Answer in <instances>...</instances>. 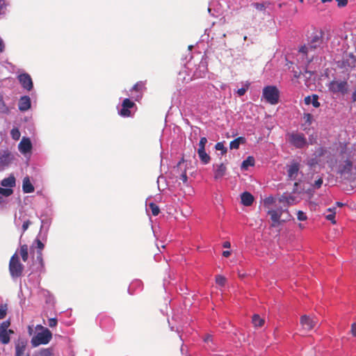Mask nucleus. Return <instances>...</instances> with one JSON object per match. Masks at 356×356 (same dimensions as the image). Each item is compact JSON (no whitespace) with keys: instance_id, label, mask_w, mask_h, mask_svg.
<instances>
[{"instance_id":"obj_27","label":"nucleus","mask_w":356,"mask_h":356,"mask_svg":"<svg viewBox=\"0 0 356 356\" xmlns=\"http://www.w3.org/2000/svg\"><path fill=\"white\" fill-rule=\"evenodd\" d=\"M322 43V39L318 35H314L308 44L312 50L320 47Z\"/></svg>"},{"instance_id":"obj_54","label":"nucleus","mask_w":356,"mask_h":356,"mask_svg":"<svg viewBox=\"0 0 356 356\" xmlns=\"http://www.w3.org/2000/svg\"><path fill=\"white\" fill-rule=\"evenodd\" d=\"M338 2V6L343 7L346 6L348 3V0H337Z\"/></svg>"},{"instance_id":"obj_3","label":"nucleus","mask_w":356,"mask_h":356,"mask_svg":"<svg viewBox=\"0 0 356 356\" xmlns=\"http://www.w3.org/2000/svg\"><path fill=\"white\" fill-rule=\"evenodd\" d=\"M34 243L36 244V246L35 247L33 245L31 248V254L32 255L33 266L35 267V270L37 271H42L44 268L42 250L44 248V245L38 238H36Z\"/></svg>"},{"instance_id":"obj_30","label":"nucleus","mask_w":356,"mask_h":356,"mask_svg":"<svg viewBox=\"0 0 356 356\" xmlns=\"http://www.w3.org/2000/svg\"><path fill=\"white\" fill-rule=\"evenodd\" d=\"M254 165V159L253 156H249L245 160L242 162L241 169L248 170V167Z\"/></svg>"},{"instance_id":"obj_33","label":"nucleus","mask_w":356,"mask_h":356,"mask_svg":"<svg viewBox=\"0 0 356 356\" xmlns=\"http://www.w3.org/2000/svg\"><path fill=\"white\" fill-rule=\"evenodd\" d=\"M0 341L3 344H7L10 342V336L8 331H0Z\"/></svg>"},{"instance_id":"obj_39","label":"nucleus","mask_w":356,"mask_h":356,"mask_svg":"<svg viewBox=\"0 0 356 356\" xmlns=\"http://www.w3.org/2000/svg\"><path fill=\"white\" fill-rule=\"evenodd\" d=\"M36 356H52L51 350L48 348L41 350Z\"/></svg>"},{"instance_id":"obj_61","label":"nucleus","mask_w":356,"mask_h":356,"mask_svg":"<svg viewBox=\"0 0 356 356\" xmlns=\"http://www.w3.org/2000/svg\"><path fill=\"white\" fill-rule=\"evenodd\" d=\"M336 205L339 207H343L345 205V204H343L342 202H336Z\"/></svg>"},{"instance_id":"obj_5","label":"nucleus","mask_w":356,"mask_h":356,"mask_svg":"<svg viewBox=\"0 0 356 356\" xmlns=\"http://www.w3.org/2000/svg\"><path fill=\"white\" fill-rule=\"evenodd\" d=\"M24 265L20 262L19 256L15 252L9 261V272L13 278L19 277L24 271Z\"/></svg>"},{"instance_id":"obj_17","label":"nucleus","mask_w":356,"mask_h":356,"mask_svg":"<svg viewBox=\"0 0 356 356\" xmlns=\"http://www.w3.org/2000/svg\"><path fill=\"white\" fill-rule=\"evenodd\" d=\"M18 80L24 89L31 90L33 88V81L29 74L26 73L19 74Z\"/></svg>"},{"instance_id":"obj_43","label":"nucleus","mask_w":356,"mask_h":356,"mask_svg":"<svg viewBox=\"0 0 356 356\" xmlns=\"http://www.w3.org/2000/svg\"><path fill=\"white\" fill-rule=\"evenodd\" d=\"M6 3L5 0H0V15H3L6 10Z\"/></svg>"},{"instance_id":"obj_20","label":"nucleus","mask_w":356,"mask_h":356,"mask_svg":"<svg viewBox=\"0 0 356 356\" xmlns=\"http://www.w3.org/2000/svg\"><path fill=\"white\" fill-rule=\"evenodd\" d=\"M19 109L21 111H26L31 107V99L28 96H23L19 101Z\"/></svg>"},{"instance_id":"obj_56","label":"nucleus","mask_w":356,"mask_h":356,"mask_svg":"<svg viewBox=\"0 0 356 356\" xmlns=\"http://www.w3.org/2000/svg\"><path fill=\"white\" fill-rule=\"evenodd\" d=\"M222 247L225 248H229L231 247V243L229 241H225L223 243Z\"/></svg>"},{"instance_id":"obj_51","label":"nucleus","mask_w":356,"mask_h":356,"mask_svg":"<svg viewBox=\"0 0 356 356\" xmlns=\"http://www.w3.org/2000/svg\"><path fill=\"white\" fill-rule=\"evenodd\" d=\"M248 86H246V88H241L237 90L236 93L238 95V96H243L245 95L248 90Z\"/></svg>"},{"instance_id":"obj_19","label":"nucleus","mask_w":356,"mask_h":356,"mask_svg":"<svg viewBox=\"0 0 356 356\" xmlns=\"http://www.w3.org/2000/svg\"><path fill=\"white\" fill-rule=\"evenodd\" d=\"M241 203L245 207H250L252 204L254 198V196L249 192H243L241 195Z\"/></svg>"},{"instance_id":"obj_47","label":"nucleus","mask_w":356,"mask_h":356,"mask_svg":"<svg viewBox=\"0 0 356 356\" xmlns=\"http://www.w3.org/2000/svg\"><path fill=\"white\" fill-rule=\"evenodd\" d=\"M335 214H336V212H334V213H330V214L327 215L325 217L326 219L331 221V222L333 225L336 224Z\"/></svg>"},{"instance_id":"obj_6","label":"nucleus","mask_w":356,"mask_h":356,"mask_svg":"<svg viewBox=\"0 0 356 356\" xmlns=\"http://www.w3.org/2000/svg\"><path fill=\"white\" fill-rule=\"evenodd\" d=\"M263 97L270 104H277L279 102L280 91L276 86H268L263 89Z\"/></svg>"},{"instance_id":"obj_63","label":"nucleus","mask_w":356,"mask_h":356,"mask_svg":"<svg viewBox=\"0 0 356 356\" xmlns=\"http://www.w3.org/2000/svg\"><path fill=\"white\" fill-rule=\"evenodd\" d=\"M323 3L331 2L332 0H321Z\"/></svg>"},{"instance_id":"obj_52","label":"nucleus","mask_w":356,"mask_h":356,"mask_svg":"<svg viewBox=\"0 0 356 356\" xmlns=\"http://www.w3.org/2000/svg\"><path fill=\"white\" fill-rule=\"evenodd\" d=\"M352 168V163L350 161H346V165L343 171H350Z\"/></svg>"},{"instance_id":"obj_36","label":"nucleus","mask_w":356,"mask_h":356,"mask_svg":"<svg viewBox=\"0 0 356 356\" xmlns=\"http://www.w3.org/2000/svg\"><path fill=\"white\" fill-rule=\"evenodd\" d=\"M10 135L13 139L17 140L19 139L21 134L18 129L13 128L10 131Z\"/></svg>"},{"instance_id":"obj_40","label":"nucleus","mask_w":356,"mask_h":356,"mask_svg":"<svg viewBox=\"0 0 356 356\" xmlns=\"http://www.w3.org/2000/svg\"><path fill=\"white\" fill-rule=\"evenodd\" d=\"M311 51H312V49H311V47H309V44L303 45L299 49V51L300 53L305 54V55H307Z\"/></svg>"},{"instance_id":"obj_12","label":"nucleus","mask_w":356,"mask_h":356,"mask_svg":"<svg viewBox=\"0 0 356 356\" xmlns=\"http://www.w3.org/2000/svg\"><path fill=\"white\" fill-rule=\"evenodd\" d=\"M289 142L294 145L295 147L298 148H302L304 147L306 143L307 140L305 138L304 135L302 134H298V133H292L289 135Z\"/></svg>"},{"instance_id":"obj_57","label":"nucleus","mask_w":356,"mask_h":356,"mask_svg":"<svg viewBox=\"0 0 356 356\" xmlns=\"http://www.w3.org/2000/svg\"><path fill=\"white\" fill-rule=\"evenodd\" d=\"M231 254V252L229 250H225L222 252V256L225 257H228Z\"/></svg>"},{"instance_id":"obj_26","label":"nucleus","mask_w":356,"mask_h":356,"mask_svg":"<svg viewBox=\"0 0 356 356\" xmlns=\"http://www.w3.org/2000/svg\"><path fill=\"white\" fill-rule=\"evenodd\" d=\"M197 154L201 161L204 164H207L209 163L211 158L210 156L206 152L205 149H198Z\"/></svg>"},{"instance_id":"obj_42","label":"nucleus","mask_w":356,"mask_h":356,"mask_svg":"<svg viewBox=\"0 0 356 356\" xmlns=\"http://www.w3.org/2000/svg\"><path fill=\"white\" fill-rule=\"evenodd\" d=\"M207 143V139L206 137H202L199 142V148L198 149H205V145Z\"/></svg>"},{"instance_id":"obj_46","label":"nucleus","mask_w":356,"mask_h":356,"mask_svg":"<svg viewBox=\"0 0 356 356\" xmlns=\"http://www.w3.org/2000/svg\"><path fill=\"white\" fill-rule=\"evenodd\" d=\"M10 325V322L9 321H3L0 326V331H8V328Z\"/></svg>"},{"instance_id":"obj_29","label":"nucleus","mask_w":356,"mask_h":356,"mask_svg":"<svg viewBox=\"0 0 356 356\" xmlns=\"http://www.w3.org/2000/svg\"><path fill=\"white\" fill-rule=\"evenodd\" d=\"M252 322L254 327H261L264 325L265 321L259 315L254 314L252 318Z\"/></svg>"},{"instance_id":"obj_10","label":"nucleus","mask_w":356,"mask_h":356,"mask_svg":"<svg viewBox=\"0 0 356 356\" xmlns=\"http://www.w3.org/2000/svg\"><path fill=\"white\" fill-rule=\"evenodd\" d=\"M187 170V163L182 160L172 170L173 175L176 178H188V176H193L192 172L188 174Z\"/></svg>"},{"instance_id":"obj_62","label":"nucleus","mask_w":356,"mask_h":356,"mask_svg":"<svg viewBox=\"0 0 356 356\" xmlns=\"http://www.w3.org/2000/svg\"><path fill=\"white\" fill-rule=\"evenodd\" d=\"M8 335L9 336H10V334H13L14 333L13 330H8Z\"/></svg>"},{"instance_id":"obj_58","label":"nucleus","mask_w":356,"mask_h":356,"mask_svg":"<svg viewBox=\"0 0 356 356\" xmlns=\"http://www.w3.org/2000/svg\"><path fill=\"white\" fill-rule=\"evenodd\" d=\"M352 100L353 102H356V89L355 90V91L353 92V95H352Z\"/></svg>"},{"instance_id":"obj_8","label":"nucleus","mask_w":356,"mask_h":356,"mask_svg":"<svg viewBox=\"0 0 356 356\" xmlns=\"http://www.w3.org/2000/svg\"><path fill=\"white\" fill-rule=\"evenodd\" d=\"M299 202L300 200L297 197L286 193L278 196V203L283 209H288L290 206L295 205Z\"/></svg>"},{"instance_id":"obj_64","label":"nucleus","mask_w":356,"mask_h":356,"mask_svg":"<svg viewBox=\"0 0 356 356\" xmlns=\"http://www.w3.org/2000/svg\"><path fill=\"white\" fill-rule=\"evenodd\" d=\"M187 181H188V179H183L184 183H186Z\"/></svg>"},{"instance_id":"obj_9","label":"nucleus","mask_w":356,"mask_h":356,"mask_svg":"<svg viewBox=\"0 0 356 356\" xmlns=\"http://www.w3.org/2000/svg\"><path fill=\"white\" fill-rule=\"evenodd\" d=\"M334 184L346 193H350L356 188V179H335Z\"/></svg>"},{"instance_id":"obj_31","label":"nucleus","mask_w":356,"mask_h":356,"mask_svg":"<svg viewBox=\"0 0 356 356\" xmlns=\"http://www.w3.org/2000/svg\"><path fill=\"white\" fill-rule=\"evenodd\" d=\"M226 172V166L223 163H220L217 166V168L215 170L216 172V178L218 177H223L225 175Z\"/></svg>"},{"instance_id":"obj_50","label":"nucleus","mask_w":356,"mask_h":356,"mask_svg":"<svg viewBox=\"0 0 356 356\" xmlns=\"http://www.w3.org/2000/svg\"><path fill=\"white\" fill-rule=\"evenodd\" d=\"M304 119H305V122L307 123L310 124L312 123V114H310V113L305 114Z\"/></svg>"},{"instance_id":"obj_15","label":"nucleus","mask_w":356,"mask_h":356,"mask_svg":"<svg viewBox=\"0 0 356 356\" xmlns=\"http://www.w3.org/2000/svg\"><path fill=\"white\" fill-rule=\"evenodd\" d=\"M19 151L25 156L31 153L32 149V143L29 138H22V140L18 145Z\"/></svg>"},{"instance_id":"obj_60","label":"nucleus","mask_w":356,"mask_h":356,"mask_svg":"<svg viewBox=\"0 0 356 356\" xmlns=\"http://www.w3.org/2000/svg\"><path fill=\"white\" fill-rule=\"evenodd\" d=\"M0 109L1 110L2 112L3 113H7L8 111V108L7 107H4V108H1L0 107Z\"/></svg>"},{"instance_id":"obj_49","label":"nucleus","mask_w":356,"mask_h":356,"mask_svg":"<svg viewBox=\"0 0 356 356\" xmlns=\"http://www.w3.org/2000/svg\"><path fill=\"white\" fill-rule=\"evenodd\" d=\"M57 319L56 318H51L49 319L48 325L50 327H54L57 325Z\"/></svg>"},{"instance_id":"obj_21","label":"nucleus","mask_w":356,"mask_h":356,"mask_svg":"<svg viewBox=\"0 0 356 356\" xmlns=\"http://www.w3.org/2000/svg\"><path fill=\"white\" fill-rule=\"evenodd\" d=\"M26 346V342L19 340L15 344V356H22L25 351Z\"/></svg>"},{"instance_id":"obj_32","label":"nucleus","mask_w":356,"mask_h":356,"mask_svg":"<svg viewBox=\"0 0 356 356\" xmlns=\"http://www.w3.org/2000/svg\"><path fill=\"white\" fill-rule=\"evenodd\" d=\"M15 180L16 179H2L1 181V185L5 188H11L15 186Z\"/></svg>"},{"instance_id":"obj_48","label":"nucleus","mask_w":356,"mask_h":356,"mask_svg":"<svg viewBox=\"0 0 356 356\" xmlns=\"http://www.w3.org/2000/svg\"><path fill=\"white\" fill-rule=\"evenodd\" d=\"M144 88V84L142 83H137L133 87V90L136 91H142Z\"/></svg>"},{"instance_id":"obj_7","label":"nucleus","mask_w":356,"mask_h":356,"mask_svg":"<svg viewBox=\"0 0 356 356\" xmlns=\"http://www.w3.org/2000/svg\"><path fill=\"white\" fill-rule=\"evenodd\" d=\"M328 90L333 94L345 95L348 91V83L346 81L334 79L327 85Z\"/></svg>"},{"instance_id":"obj_25","label":"nucleus","mask_w":356,"mask_h":356,"mask_svg":"<svg viewBox=\"0 0 356 356\" xmlns=\"http://www.w3.org/2000/svg\"><path fill=\"white\" fill-rule=\"evenodd\" d=\"M22 190L25 193H29L34 191V186L30 179H24Z\"/></svg>"},{"instance_id":"obj_44","label":"nucleus","mask_w":356,"mask_h":356,"mask_svg":"<svg viewBox=\"0 0 356 356\" xmlns=\"http://www.w3.org/2000/svg\"><path fill=\"white\" fill-rule=\"evenodd\" d=\"M32 224V222L29 220H25L24 222H23V225H22V234H21V236L23 235V234L27 230V229L29 228V225H31Z\"/></svg>"},{"instance_id":"obj_18","label":"nucleus","mask_w":356,"mask_h":356,"mask_svg":"<svg viewBox=\"0 0 356 356\" xmlns=\"http://www.w3.org/2000/svg\"><path fill=\"white\" fill-rule=\"evenodd\" d=\"M13 193V190L11 188H4L0 187V207H4L8 201L6 197L10 196Z\"/></svg>"},{"instance_id":"obj_38","label":"nucleus","mask_w":356,"mask_h":356,"mask_svg":"<svg viewBox=\"0 0 356 356\" xmlns=\"http://www.w3.org/2000/svg\"><path fill=\"white\" fill-rule=\"evenodd\" d=\"M215 148L217 150H220L222 152V154H224L227 152V148L224 146L222 143H217L215 145Z\"/></svg>"},{"instance_id":"obj_24","label":"nucleus","mask_w":356,"mask_h":356,"mask_svg":"<svg viewBox=\"0 0 356 356\" xmlns=\"http://www.w3.org/2000/svg\"><path fill=\"white\" fill-rule=\"evenodd\" d=\"M245 143V138L243 137H238L235 138L229 143V148L231 149H237L239 147L240 144H244Z\"/></svg>"},{"instance_id":"obj_4","label":"nucleus","mask_w":356,"mask_h":356,"mask_svg":"<svg viewBox=\"0 0 356 356\" xmlns=\"http://www.w3.org/2000/svg\"><path fill=\"white\" fill-rule=\"evenodd\" d=\"M42 330V332H38L32 339L31 344L33 347H37L40 345L47 344L52 339V334L51 331L42 325L38 326Z\"/></svg>"},{"instance_id":"obj_35","label":"nucleus","mask_w":356,"mask_h":356,"mask_svg":"<svg viewBox=\"0 0 356 356\" xmlns=\"http://www.w3.org/2000/svg\"><path fill=\"white\" fill-rule=\"evenodd\" d=\"M167 179H157V185L159 191H164L168 184L166 182Z\"/></svg>"},{"instance_id":"obj_13","label":"nucleus","mask_w":356,"mask_h":356,"mask_svg":"<svg viewBox=\"0 0 356 356\" xmlns=\"http://www.w3.org/2000/svg\"><path fill=\"white\" fill-rule=\"evenodd\" d=\"M300 323L302 329L305 331H310L314 328L317 324V321L307 315H302L300 319Z\"/></svg>"},{"instance_id":"obj_34","label":"nucleus","mask_w":356,"mask_h":356,"mask_svg":"<svg viewBox=\"0 0 356 356\" xmlns=\"http://www.w3.org/2000/svg\"><path fill=\"white\" fill-rule=\"evenodd\" d=\"M148 207L153 216H158L160 213V209L155 203L151 202L149 204Z\"/></svg>"},{"instance_id":"obj_28","label":"nucleus","mask_w":356,"mask_h":356,"mask_svg":"<svg viewBox=\"0 0 356 356\" xmlns=\"http://www.w3.org/2000/svg\"><path fill=\"white\" fill-rule=\"evenodd\" d=\"M19 254L23 261H27L29 259V248L26 244L22 245L19 248Z\"/></svg>"},{"instance_id":"obj_23","label":"nucleus","mask_w":356,"mask_h":356,"mask_svg":"<svg viewBox=\"0 0 356 356\" xmlns=\"http://www.w3.org/2000/svg\"><path fill=\"white\" fill-rule=\"evenodd\" d=\"M299 170V164L293 163L288 167L287 172L289 177H296Z\"/></svg>"},{"instance_id":"obj_16","label":"nucleus","mask_w":356,"mask_h":356,"mask_svg":"<svg viewBox=\"0 0 356 356\" xmlns=\"http://www.w3.org/2000/svg\"><path fill=\"white\" fill-rule=\"evenodd\" d=\"M135 106V103L131 101L129 98H126L123 100L122 104V108L119 111V114L123 117L131 116L130 108Z\"/></svg>"},{"instance_id":"obj_59","label":"nucleus","mask_w":356,"mask_h":356,"mask_svg":"<svg viewBox=\"0 0 356 356\" xmlns=\"http://www.w3.org/2000/svg\"><path fill=\"white\" fill-rule=\"evenodd\" d=\"M327 211L330 212L331 213H334V212H336V208H328Z\"/></svg>"},{"instance_id":"obj_45","label":"nucleus","mask_w":356,"mask_h":356,"mask_svg":"<svg viewBox=\"0 0 356 356\" xmlns=\"http://www.w3.org/2000/svg\"><path fill=\"white\" fill-rule=\"evenodd\" d=\"M297 218L298 220L304 221L307 220V217L303 211H298L297 213Z\"/></svg>"},{"instance_id":"obj_53","label":"nucleus","mask_w":356,"mask_h":356,"mask_svg":"<svg viewBox=\"0 0 356 356\" xmlns=\"http://www.w3.org/2000/svg\"><path fill=\"white\" fill-rule=\"evenodd\" d=\"M350 332L353 337H356V323L351 325Z\"/></svg>"},{"instance_id":"obj_22","label":"nucleus","mask_w":356,"mask_h":356,"mask_svg":"<svg viewBox=\"0 0 356 356\" xmlns=\"http://www.w3.org/2000/svg\"><path fill=\"white\" fill-rule=\"evenodd\" d=\"M305 103L307 105L312 104V105L315 108H318L320 106V103L318 102V96L317 95H313L312 97H306L305 98Z\"/></svg>"},{"instance_id":"obj_41","label":"nucleus","mask_w":356,"mask_h":356,"mask_svg":"<svg viewBox=\"0 0 356 356\" xmlns=\"http://www.w3.org/2000/svg\"><path fill=\"white\" fill-rule=\"evenodd\" d=\"M7 313V306L6 305H0V319L5 318Z\"/></svg>"},{"instance_id":"obj_1","label":"nucleus","mask_w":356,"mask_h":356,"mask_svg":"<svg viewBox=\"0 0 356 356\" xmlns=\"http://www.w3.org/2000/svg\"><path fill=\"white\" fill-rule=\"evenodd\" d=\"M278 197L269 195L263 200L264 207L268 209L267 213L270 216L272 223L271 227H275L282 223L289 221L292 216L287 209H283L282 207L277 206L276 209H272L273 205L277 206Z\"/></svg>"},{"instance_id":"obj_11","label":"nucleus","mask_w":356,"mask_h":356,"mask_svg":"<svg viewBox=\"0 0 356 356\" xmlns=\"http://www.w3.org/2000/svg\"><path fill=\"white\" fill-rule=\"evenodd\" d=\"M340 67L343 68H353L356 67V55L353 53H346L341 61Z\"/></svg>"},{"instance_id":"obj_37","label":"nucleus","mask_w":356,"mask_h":356,"mask_svg":"<svg viewBox=\"0 0 356 356\" xmlns=\"http://www.w3.org/2000/svg\"><path fill=\"white\" fill-rule=\"evenodd\" d=\"M216 282L220 286H225L226 283V278L220 275H218L216 277Z\"/></svg>"},{"instance_id":"obj_2","label":"nucleus","mask_w":356,"mask_h":356,"mask_svg":"<svg viewBox=\"0 0 356 356\" xmlns=\"http://www.w3.org/2000/svg\"><path fill=\"white\" fill-rule=\"evenodd\" d=\"M323 184V179H316L314 184L307 181V179H299V181L293 184L292 193L307 194L309 198L313 195L315 188H319Z\"/></svg>"},{"instance_id":"obj_14","label":"nucleus","mask_w":356,"mask_h":356,"mask_svg":"<svg viewBox=\"0 0 356 356\" xmlns=\"http://www.w3.org/2000/svg\"><path fill=\"white\" fill-rule=\"evenodd\" d=\"M13 159V156L9 151L0 149V171L8 167Z\"/></svg>"},{"instance_id":"obj_55","label":"nucleus","mask_w":356,"mask_h":356,"mask_svg":"<svg viewBox=\"0 0 356 356\" xmlns=\"http://www.w3.org/2000/svg\"><path fill=\"white\" fill-rule=\"evenodd\" d=\"M5 45L3 40L0 38V52H2L4 51Z\"/></svg>"}]
</instances>
